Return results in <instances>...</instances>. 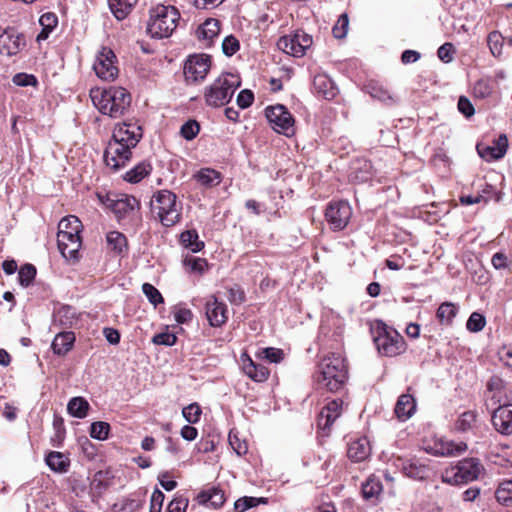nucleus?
Wrapping results in <instances>:
<instances>
[{
    "instance_id": "nucleus-1",
    "label": "nucleus",
    "mask_w": 512,
    "mask_h": 512,
    "mask_svg": "<svg viewBox=\"0 0 512 512\" xmlns=\"http://www.w3.org/2000/svg\"><path fill=\"white\" fill-rule=\"evenodd\" d=\"M141 138L142 129L137 123L117 124L113 130L112 139L104 151L106 165L114 171L124 167L132 157V149Z\"/></svg>"
},
{
    "instance_id": "nucleus-2",
    "label": "nucleus",
    "mask_w": 512,
    "mask_h": 512,
    "mask_svg": "<svg viewBox=\"0 0 512 512\" xmlns=\"http://www.w3.org/2000/svg\"><path fill=\"white\" fill-rule=\"evenodd\" d=\"M348 378L344 358L338 353H330L318 364L314 382L318 389L337 392L343 388Z\"/></svg>"
},
{
    "instance_id": "nucleus-3",
    "label": "nucleus",
    "mask_w": 512,
    "mask_h": 512,
    "mask_svg": "<svg viewBox=\"0 0 512 512\" xmlns=\"http://www.w3.org/2000/svg\"><path fill=\"white\" fill-rule=\"evenodd\" d=\"M90 97L100 113L108 115L111 118L123 116L131 105V95L123 87L92 89L90 91Z\"/></svg>"
},
{
    "instance_id": "nucleus-4",
    "label": "nucleus",
    "mask_w": 512,
    "mask_h": 512,
    "mask_svg": "<svg viewBox=\"0 0 512 512\" xmlns=\"http://www.w3.org/2000/svg\"><path fill=\"white\" fill-rule=\"evenodd\" d=\"M180 13L173 5L156 4L149 9L147 33L156 39L168 38L178 26Z\"/></svg>"
},
{
    "instance_id": "nucleus-5",
    "label": "nucleus",
    "mask_w": 512,
    "mask_h": 512,
    "mask_svg": "<svg viewBox=\"0 0 512 512\" xmlns=\"http://www.w3.org/2000/svg\"><path fill=\"white\" fill-rule=\"evenodd\" d=\"M151 213L165 227H171L181 218V207L177 196L169 190H160L151 200Z\"/></svg>"
},
{
    "instance_id": "nucleus-6",
    "label": "nucleus",
    "mask_w": 512,
    "mask_h": 512,
    "mask_svg": "<svg viewBox=\"0 0 512 512\" xmlns=\"http://www.w3.org/2000/svg\"><path fill=\"white\" fill-rule=\"evenodd\" d=\"M240 81L231 73L221 74L205 88L204 99L208 106L218 108L230 102Z\"/></svg>"
},
{
    "instance_id": "nucleus-7",
    "label": "nucleus",
    "mask_w": 512,
    "mask_h": 512,
    "mask_svg": "<svg viewBox=\"0 0 512 512\" xmlns=\"http://www.w3.org/2000/svg\"><path fill=\"white\" fill-rule=\"evenodd\" d=\"M375 345L381 355L393 357L406 349L404 338L397 331L382 329L374 338Z\"/></svg>"
},
{
    "instance_id": "nucleus-8",
    "label": "nucleus",
    "mask_w": 512,
    "mask_h": 512,
    "mask_svg": "<svg viewBox=\"0 0 512 512\" xmlns=\"http://www.w3.org/2000/svg\"><path fill=\"white\" fill-rule=\"evenodd\" d=\"M211 66L210 57L205 54L191 55L184 63L183 73L188 84L202 82Z\"/></svg>"
},
{
    "instance_id": "nucleus-9",
    "label": "nucleus",
    "mask_w": 512,
    "mask_h": 512,
    "mask_svg": "<svg viewBox=\"0 0 512 512\" xmlns=\"http://www.w3.org/2000/svg\"><path fill=\"white\" fill-rule=\"evenodd\" d=\"M265 115L276 132L286 136L294 134V119L285 106L279 104L267 107Z\"/></svg>"
},
{
    "instance_id": "nucleus-10",
    "label": "nucleus",
    "mask_w": 512,
    "mask_h": 512,
    "mask_svg": "<svg viewBox=\"0 0 512 512\" xmlns=\"http://www.w3.org/2000/svg\"><path fill=\"white\" fill-rule=\"evenodd\" d=\"M311 45L312 37L301 30L292 35L282 36L277 42L280 50L294 57H302Z\"/></svg>"
},
{
    "instance_id": "nucleus-11",
    "label": "nucleus",
    "mask_w": 512,
    "mask_h": 512,
    "mask_svg": "<svg viewBox=\"0 0 512 512\" xmlns=\"http://www.w3.org/2000/svg\"><path fill=\"white\" fill-rule=\"evenodd\" d=\"M115 62V53L110 48L102 47L96 56L93 69L100 79L113 81L118 76L119 72Z\"/></svg>"
},
{
    "instance_id": "nucleus-12",
    "label": "nucleus",
    "mask_w": 512,
    "mask_h": 512,
    "mask_svg": "<svg viewBox=\"0 0 512 512\" xmlns=\"http://www.w3.org/2000/svg\"><path fill=\"white\" fill-rule=\"evenodd\" d=\"M352 215V209L347 201L331 202L325 210V218L334 231L343 230Z\"/></svg>"
},
{
    "instance_id": "nucleus-13",
    "label": "nucleus",
    "mask_w": 512,
    "mask_h": 512,
    "mask_svg": "<svg viewBox=\"0 0 512 512\" xmlns=\"http://www.w3.org/2000/svg\"><path fill=\"white\" fill-rule=\"evenodd\" d=\"M483 466L477 458H468L460 461L456 466V472L452 479L443 476V481L448 483H468L478 478Z\"/></svg>"
},
{
    "instance_id": "nucleus-14",
    "label": "nucleus",
    "mask_w": 512,
    "mask_h": 512,
    "mask_svg": "<svg viewBox=\"0 0 512 512\" xmlns=\"http://www.w3.org/2000/svg\"><path fill=\"white\" fill-rule=\"evenodd\" d=\"M57 244L60 253L66 260L72 262H77L79 260V250L82 245L80 233L72 234L67 231L57 233Z\"/></svg>"
},
{
    "instance_id": "nucleus-15",
    "label": "nucleus",
    "mask_w": 512,
    "mask_h": 512,
    "mask_svg": "<svg viewBox=\"0 0 512 512\" xmlns=\"http://www.w3.org/2000/svg\"><path fill=\"white\" fill-rule=\"evenodd\" d=\"M100 201L110 208L120 220L125 218L135 209L138 208V200L133 196H122L120 198H111L109 195L102 197L99 195Z\"/></svg>"
},
{
    "instance_id": "nucleus-16",
    "label": "nucleus",
    "mask_w": 512,
    "mask_h": 512,
    "mask_svg": "<svg viewBox=\"0 0 512 512\" xmlns=\"http://www.w3.org/2000/svg\"><path fill=\"white\" fill-rule=\"evenodd\" d=\"M26 45L23 34L14 28L6 29L0 35V53L6 56H13L19 53Z\"/></svg>"
},
{
    "instance_id": "nucleus-17",
    "label": "nucleus",
    "mask_w": 512,
    "mask_h": 512,
    "mask_svg": "<svg viewBox=\"0 0 512 512\" xmlns=\"http://www.w3.org/2000/svg\"><path fill=\"white\" fill-rule=\"evenodd\" d=\"M207 320L212 327H221L228 320V309L215 295H211L205 304Z\"/></svg>"
},
{
    "instance_id": "nucleus-18",
    "label": "nucleus",
    "mask_w": 512,
    "mask_h": 512,
    "mask_svg": "<svg viewBox=\"0 0 512 512\" xmlns=\"http://www.w3.org/2000/svg\"><path fill=\"white\" fill-rule=\"evenodd\" d=\"M477 152L486 161L499 160L503 158L508 149V139L505 134H500L499 137L494 140L493 145L486 146L478 144L476 146Z\"/></svg>"
},
{
    "instance_id": "nucleus-19",
    "label": "nucleus",
    "mask_w": 512,
    "mask_h": 512,
    "mask_svg": "<svg viewBox=\"0 0 512 512\" xmlns=\"http://www.w3.org/2000/svg\"><path fill=\"white\" fill-rule=\"evenodd\" d=\"M468 449L466 442H455L448 439H439L435 441L432 447V453L441 457H457L464 454Z\"/></svg>"
},
{
    "instance_id": "nucleus-20",
    "label": "nucleus",
    "mask_w": 512,
    "mask_h": 512,
    "mask_svg": "<svg viewBox=\"0 0 512 512\" xmlns=\"http://www.w3.org/2000/svg\"><path fill=\"white\" fill-rule=\"evenodd\" d=\"M492 424L501 434H512V404H504L496 408L492 414Z\"/></svg>"
},
{
    "instance_id": "nucleus-21",
    "label": "nucleus",
    "mask_w": 512,
    "mask_h": 512,
    "mask_svg": "<svg viewBox=\"0 0 512 512\" xmlns=\"http://www.w3.org/2000/svg\"><path fill=\"white\" fill-rule=\"evenodd\" d=\"M342 400L334 399L328 402L320 411L317 419L318 427L322 430L330 429L334 421L341 415Z\"/></svg>"
},
{
    "instance_id": "nucleus-22",
    "label": "nucleus",
    "mask_w": 512,
    "mask_h": 512,
    "mask_svg": "<svg viewBox=\"0 0 512 512\" xmlns=\"http://www.w3.org/2000/svg\"><path fill=\"white\" fill-rule=\"evenodd\" d=\"M397 466L401 468L403 473L412 479L415 480H424L429 475V468L424 463L420 462L418 459H397Z\"/></svg>"
},
{
    "instance_id": "nucleus-23",
    "label": "nucleus",
    "mask_w": 512,
    "mask_h": 512,
    "mask_svg": "<svg viewBox=\"0 0 512 512\" xmlns=\"http://www.w3.org/2000/svg\"><path fill=\"white\" fill-rule=\"evenodd\" d=\"M242 370L246 376L255 382H264L269 377V370L262 364L254 362L247 354H242Z\"/></svg>"
},
{
    "instance_id": "nucleus-24",
    "label": "nucleus",
    "mask_w": 512,
    "mask_h": 512,
    "mask_svg": "<svg viewBox=\"0 0 512 512\" xmlns=\"http://www.w3.org/2000/svg\"><path fill=\"white\" fill-rule=\"evenodd\" d=\"M220 32V22L214 18L206 19L196 30L197 38L203 42L205 46H210L214 38Z\"/></svg>"
},
{
    "instance_id": "nucleus-25",
    "label": "nucleus",
    "mask_w": 512,
    "mask_h": 512,
    "mask_svg": "<svg viewBox=\"0 0 512 512\" xmlns=\"http://www.w3.org/2000/svg\"><path fill=\"white\" fill-rule=\"evenodd\" d=\"M313 86L316 93L327 100H331L337 95V88L334 82L325 74L316 75L313 80Z\"/></svg>"
},
{
    "instance_id": "nucleus-26",
    "label": "nucleus",
    "mask_w": 512,
    "mask_h": 512,
    "mask_svg": "<svg viewBox=\"0 0 512 512\" xmlns=\"http://www.w3.org/2000/svg\"><path fill=\"white\" fill-rule=\"evenodd\" d=\"M416 411V402L412 395L402 394L395 405L394 412L401 421L409 419Z\"/></svg>"
},
{
    "instance_id": "nucleus-27",
    "label": "nucleus",
    "mask_w": 512,
    "mask_h": 512,
    "mask_svg": "<svg viewBox=\"0 0 512 512\" xmlns=\"http://www.w3.org/2000/svg\"><path fill=\"white\" fill-rule=\"evenodd\" d=\"M197 501L201 505H209L210 507L217 509L225 502L224 492L219 488L212 487L201 491L197 495Z\"/></svg>"
},
{
    "instance_id": "nucleus-28",
    "label": "nucleus",
    "mask_w": 512,
    "mask_h": 512,
    "mask_svg": "<svg viewBox=\"0 0 512 512\" xmlns=\"http://www.w3.org/2000/svg\"><path fill=\"white\" fill-rule=\"evenodd\" d=\"M74 342L73 332L58 333L52 342V349L55 354L64 356L72 349Z\"/></svg>"
},
{
    "instance_id": "nucleus-29",
    "label": "nucleus",
    "mask_w": 512,
    "mask_h": 512,
    "mask_svg": "<svg viewBox=\"0 0 512 512\" xmlns=\"http://www.w3.org/2000/svg\"><path fill=\"white\" fill-rule=\"evenodd\" d=\"M47 466L54 472L65 473L70 466V460L61 452L51 451L45 458Z\"/></svg>"
},
{
    "instance_id": "nucleus-30",
    "label": "nucleus",
    "mask_w": 512,
    "mask_h": 512,
    "mask_svg": "<svg viewBox=\"0 0 512 512\" xmlns=\"http://www.w3.org/2000/svg\"><path fill=\"white\" fill-rule=\"evenodd\" d=\"M383 490L382 483L375 477H369L365 483L362 484V496L365 500L371 503H376Z\"/></svg>"
},
{
    "instance_id": "nucleus-31",
    "label": "nucleus",
    "mask_w": 512,
    "mask_h": 512,
    "mask_svg": "<svg viewBox=\"0 0 512 512\" xmlns=\"http://www.w3.org/2000/svg\"><path fill=\"white\" fill-rule=\"evenodd\" d=\"M194 179L201 186L211 188L217 186L221 182V174L211 168H202L194 175Z\"/></svg>"
},
{
    "instance_id": "nucleus-32",
    "label": "nucleus",
    "mask_w": 512,
    "mask_h": 512,
    "mask_svg": "<svg viewBox=\"0 0 512 512\" xmlns=\"http://www.w3.org/2000/svg\"><path fill=\"white\" fill-rule=\"evenodd\" d=\"M478 414L476 411H465L455 420L453 431L457 433H466L473 429L477 421Z\"/></svg>"
},
{
    "instance_id": "nucleus-33",
    "label": "nucleus",
    "mask_w": 512,
    "mask_h": 512,
    "mask_svg": "<svg viewBox=\"0 0 512 512\" xmlns=\"http://www.w3.org/2000/svg\"><path fill=\"white\" fill-rule=\"evenodd\" d=\"M458 311V305L452 302H443L436 311V318L440 324L449 326L452 324L453 319L458 314Z\"/></svg>"
},
{
    "instance_id": "nucleus-34",
    "label": "nucleus",
    "mask_w": 512,
    "mask_h": 512,
    "mask_svg": "<svg viewBox=\"0 0 512 512\" xmlns=\"http://www.w3.org/2000/svg\"><path fill=\"white\" fill-rule=\"evenodd\" d=\"M138 0H109V7L118 20L125 19L132 11Z\"/></svg>"
},
{
    "instance_id": "nucleus-35",
    "label": "nucleus",
    "mask_w": 512,
    "mask_h": 512,
    "mask_svg": "<svg viewBox=\"0 0 512 512\" xmlns=\"http://www.w3.org/2000/svg\"><path fill=\"white\" fill-rule=\"evenodd\" d=\"M370 453V448L365 439H360L357 441H353L349 444L347 455L348 457L355 461L360 462L368 457Z\"/></svg>"
},
{
    "instance_id": "nucleus-36",
    "label": "nucleus",
    "mask_w": 512,
    "mask_h": 512,
    "mask_svg": "<svg viewBox=\"0 0 512 512\" xmlns=\"http://www.w3.org/2000/svg\"><path fill=\"white\" fill-rule=\"evenodd\" d=\"M90 409V404L83 397H73L69 400L67 404L68 413L79 419H83L87 416L88 410Z\"/></svg>"
},
{
    "instance_id": "nucleus-37",
    "label": "nucleus",
    "mask_w": 512,
    "mask_h": 512,
    "mask_svg": "<svg viewBox=\"0 0 512 512\" xmlns=\"http://www.w3.org/2000/svg\"><path fill=\"white\" fill-rule=\"evenodd\" d=\"M151 171V164L148 161H142L126 172L124 179L130 183H138L147 177Z\"/></svg>"
},
{
    "instance_id": "nucleus-38",
    "label": "nucleus",
    "mask_w": 512,
    "mask_h": 512,
    "mask_svg": "<svg viewBox=\"0 0 512 512\" xmlns=\"http://www.w3.org/2000/svg\"><path fill=\"white\" fill-rule=\"evenodd\" d=\"M181 243L192 252H199L204 247V242L199 240L196 230H186L180 235Z\"/></svg>"
},
{
    "instance_id": "nucleus-39",
    "label": "nucleus",
    "mask_w": 512,
    "mask_h": 512,
    "mask_svg": "<svg viewBox=\"0 0 512 512\" xmlns=\"http://www.w3.org/2000/svg\"><path fill=\"white\" fill-rule=\"evenodd\" d=\"M106 239L110 249L117 254H122L127 250V239L124 234L118 231H111L107 234Z\"/></svg>"
},
{
    "instance_id": "nucleus-40",
    "label": "nucleus",
    "mask_w": 512,
    "mask_h": 512,
    "mask_svg": "<svg viewBox=\"0 0 512 512\" xmlns=\"http://www.w3.org/2000/svg\"><path fill=\"white\" fill-rule=\"evenodd\" d=\"M82 230L81 221L74 215H69L62 218L58 224V233L63 231L71 232L72 234L80 233Z\"/></svg>"
},
{
    "instance_id": "nucleus-41",
    "label": "nucleus",
    "mask_w": 512,
    "mask_h": 512,
    "mask_svg": "<svg viewBox=\"0 0 512 512\" xmlns=\"http://www.w3.org/2000/svg\"><path fill=\"white\" fill-rule=\"evenodd\" d=\"M267 502H268V499L264 498V497L256 498V497L245 496V497L239 498L238 500L235 501L234 509L236 512H244L247 509L256 507L257 505H259L261 503L266 504Z\"/></svg>"
},
{
    "instance_id": "nucleus-42",
    "label": "nucleus",
    "mask_w": 512,
    "mask_h": 512,
    "mask_svg": "<svg viewBox=\"0 0 512 512\" xmlns=\"http://www.w3.org/2000/svg\"><path fill=\"white\" fill-rule=\"evenodd\" d=\"M257 355L259 358L267 360L270 363H280L284 359L285 354L282 349L267 347L261 349Z\"/></svg>"
},
{
    "instance_id": "nucleus-43",
    "label": "nucleus",
    "mask_w": 512,
    "mask_h": 512,
    "mask_svg": "<svg viewBox=\"0 0 512 512\" xmlns=\"http://www.w3.org/2000/svg\"><path fill=\"white\" fill-rule=\"evenodd\" d=\"M495 497L502 504L512 501V480H505L500 483L495 492Z\"/></svg>"
},
{
    "instance_id": "nucleus-44",
    "label": "nucleus",
    "mask_w": 512,
    "mask_h": 512,
    "mask_svg": "<svg viewBox=\"0 0 512 512\" xmlns=\"http://www.w3.org/2000/svg\"><path fill=\"white\" fill-rule=\"evenodd\" d=\"M110 425L107 422H93L90 427V436L97 440H105L108 438Z\"/></svg>"
},
{
    "instance_id": "nucleus-45",
    "label": "nucleus",
    "mask_w": 512,
    "mask_h": 512,
    "mask_svg": "<svg viewBox=\"0 0 512 512\" xmlns=\"http://www.w3.org/2000/svg\"><path fill=\"white\" fill-rule=\"evenodd\" d=\"M489 49L493 56L498 57L502 53L503 37L500 32L492 31L487 38Z\"/></svg>"
},
{
    "instance_id": "nucleus-46",
    "label": "nucleus",
    "mask_w": 512,
    "mask_h": 512,
    "mask_svg": "<svg viewBox=\"0 0 512 512\" xmlns=\"http://www.w3.org/2000/svg\"><path fill=\"white\" fill-rule=\"evenodd\" d=\"M36 275V268L32 264H25L18 272L19 282L23 287L31 284Z\"/></svg>"
},
{
    "instance_id": "nucleus-47",
    "label": "nucleus",
    "mask_w": 512,
    "mask_h": 512,
    "mask_svg": "<svg viewBox=\"0 0 512 512\" xmlns=\"http://www.w3.org/2000/svg\"><path fill=\"white\" fill-rule=\"evenodd\" d=\"M142 291H143L144 295L147 297V299L149 300V302L151 304H153L155 307L158 304H161L164 302V299H163L161 293L152 284L144 283L142 285Z\"/></svg>"
},
{
    "instance_id": "nucleus-48",
    "label": "nucleus",
    "mask_w": 512,
    "mask_h": 512,
    "mask_svg": "<svg viewBox=\"0 0 512 512\" xmlns=\"http://www.w3.org/2000/svg\"><path fill=\"white\" fill-rule=\"evenodd\" d=\"M349 27V18L346 13L341 14L332 28L335 38L342 39L346 36Z\"/></svg>"
},
{
    "instance_id": "nucleus-49",
    "label": "nucleus",
    "mask_w": 512,
    "mask_h": 512,
    "mask_svg": "<svg viewBox=\"0 0 512 512\" xmlns=\"http://www.w3.org/2000/svg\"><path fill=\"white\" fill-rule=\"evenodd\" d=\"M200 131V126L196 120H188L180 129L181 136L186 140L194 139Z\"/></svg>"
},
{
    "instance_id": "nucleus-50",
    "label": "nucleus",
    "mask_w": 512,
    "mask_h": 512,
    "mask_svg": "<svg viewBox=\"0 0 512 512\" xmlns=\"http://www.w3.org/2000/svg\"><path fill=\"white\" fill-rule=\"evenodd\" d=\"M54 436L51 438L53 445L60 446L65 437L64 421L61 417L55 416L53 420Z\"/></svg>"
},
{
    "instance_id": "nucleus-51",
    "label": "nucleus",
    "mask_w": 512,
    "mask_h": 512,
    "mask_svg": "<svg viewBox=\"0 0 512 512\" xmlns=\"http://www.w3.org/2000/svg\"><path fill=\"white\" fill-rule=\"evenodd\" d=\"M239 48L240 43L238 39L233 35L226 36L222 41V51L228 57L233 56L239 50Z\"/></svg>"
},
{
    "instance_id": "nucleus-52",
    "label": "nucleus",
    "mask_w": 512,
    "mask_h": 512,
    "mask_svg": "<svg viewBox=\"0 0 512 512\" xmlns=\"http://www.w3.org/2000/svg\"><path fill=\"white\" fill-rule=\"evenodd\" d=\"M486 324L485 317L477 312H473L468 321H467V329L471 332H479L481 331Z\"/></svg>"
},
{
    "instance_id": "nucleus-53",
    "label": "nucleus",
    "mask_w": 512,
    "mask_h": 512,
    "mask_svg": "<svg viewBox=\"0 0 512 512\" xmlns=\"http://www.w3.org/2000/svg\"><path fill=\"white\" fill-rule=\"evenodd\" d=\"M183 417L189 423H196L200 419L201 408L198 404H190L187 407H184L182 410Z\"/></svg>"
},
{
    "instance_id": "nucleus-54",
    "label": "nucleus",
    "mask_w": 512,
    "mask_h": 512,
    "mask_svg": "<svg viewBox=\"0 0 512 512\" xmlns=\"http://www.w3.org/2000/svg\"><path fill=\"white\" fill-rule=\"evenodd\" d=\"M176 341V335L170 332H162L154 335L152 338V342L156 345L173 346Z\"/></svg>"
},
{
    "instance_id": "nucleus-55",
    "label": "nucleus",
    "mask_w": 512,
    "mask_h": 512,
    "mask_svg": "<svg viewBox=\"0 0 512 512\" xmlns=\"http://www.w3.org/2000/svg\"><path fill=\"white\" fill-rule=\"evenodd\" d=\"M457 107L459 112L467 118L472 117L475 113L473 104L466 96L459 97Z\"/></svg>"
},
{
    "instance_id": "nucleus-56",
    "label": "nucleus",
    "mask_w": 512,
    "mask_h": 512,
    "mask_svg": "<svg viewBox=\"0 0 512 512\" xmlns=\"http://www.w3.org/2000/svg\"><path fill=\"white\" fill-rule=\"evenodd\" d=\"M188 499L182 496L175 497L167 507L166 512H186Z\"/></svg>"
},
{
    "instance_id": "nucleus-57",
    "label": "nucleus",
    "mask_w": 512,
    "mask_h": 512,
    "mask_svg": "<svg viewBox=\"0 0 512 512\" xmlns=\"http://www.w3.org/2000/svg\"><path fill=\"white\" fill-rule=\"evenodd\" d=\"M164 499H165L164 493L161 490H159L158 488H156L153 491L152 496H151L150 511L151 512H153V511L161 512Z\"/></svg>"
},
{
    "instance_id": "nucleus-58",
    "label": "nucleus",
    "mask_w": 512,
    "mask_h": 512,
    "mask_svg": "<svg viewBox=\"0 0 512 512\" xmlns=\"http://www.w3.org/2000/svg\"><path fill=\"white\" fill-rule=\"evenodd\" d=\"M13 83L20 87L34 86L37 83V79L33 75L18 73L13 77Z\"/></svg>"
},
{
    "instance_id": "nucleus-59",
    "label": "nucleus",
    "mask_w": 512,
    "mask_h": 512,
    "mask_svg": "<svg viewBox=\"0 0 512 512\" xmlns=\"http://www.w3.org/2000/svg\"><path fill=\"white\" fill-rule=\"evenodd\" d=\"M254 101V94L251 90H242L237 96V104L240 108L246 109L252 105Z\"/></svg>"
},
{
    "instance_id": "nucleus-60",
    "label": "nucleus",
    "mask_w": 512,
    "mask_h": 512,
    "mask_svg": "<svg viewBox=\"0 0 512 512\" xmlns=\"http://www.w3.org/2000/svg\"><path fill=\"white\" fill-rule=\"evenodd\" d=\"M227 298L232 304L239 305L244 302L245 294L239 286H234L228 289Z\"/></svg>"
},
{
    "instance_id": "nucleus-61",
    "label": "nucleus",
    "mask_w": 512,
    "mask_h": 512,
    "mask_svg": "<svg viewBox=\"0 0 512 512\" xmlns=\"http://www.w3.org/2000/svg\"><path fill=\"white\" fill-rule=\"evenodd\" d=\"M453 50V44L447 42L438 48L437 55L441 61L449 63L453 60Z\"/></svg>"
},
{
    "instance_id": "nucleus-62",
    "label": "nucleus",
    "mask_w": 512,
    "mask_h": 512,
    "mask_svg": "<svg viewBox=\"0 0 512 512\" xmlns=\"http://www.w3.org/2000/svg\"><path fill=\"white\" fill-rule=\"evenodd\" d=\"M39 22L46 30H53L57 26L58 18L54 13H45L40 17Z\"/></svg>"
},
{
    "instance_id": "nucleus-63",
    "label": "nucleus",
    "mask_w": 512,
    "mask_h": 512,
    "mask_svg": "<svg viewBox=\"0 0 512 512\" xmlns=\"http://www.w3.org/2000/svg\"><path fill=\"white\" fill-rule=\"evenodd\" d=\"M193 314L187 308H177L174 312V319L179 324H184L192 320Z\"/></svg>"
},
{
    "instance_id": "nucleus-64",
    "label": "nucleus",
    "mask_w": 512,
    "mask_h": 512,
    "mask_svg": "<svg viewBox=\"0 0 512 512\" xmlns=\"http://www.w3.org/2000/svg\"><path fill=\"white\" fill-rule=\"evenodd\" d=\"M186 264L191 267L192 271L202 272L207 266V261L202 258H189L186 259Z\"/></svg>"
}]
</instances>
